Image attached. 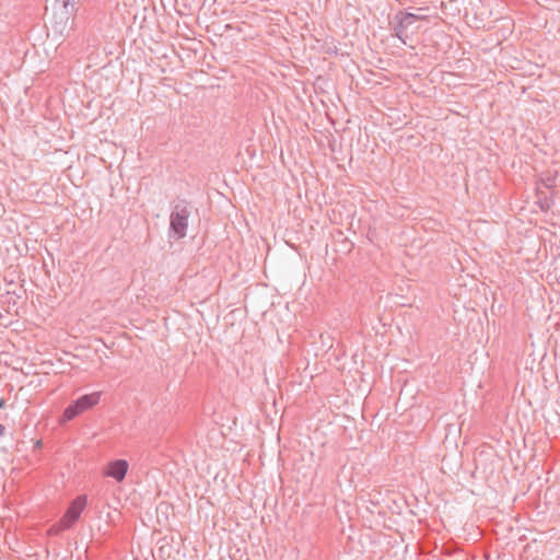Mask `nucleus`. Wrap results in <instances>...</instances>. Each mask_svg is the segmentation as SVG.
I'll return each mask as SVG.
<instances>
[{"mask_svg":"<svg viewBox=\"0 0 560 560\" xmlns=\"http://www.w3.org/2000/svg\"><path fill=\"white\" fill-rule=\"evenodd\" d=\"M101 400V393L94 392L91 394H85L70 404L63 411L62 421H71L75 417L82 415L83 412L92 409L96 406Z\"/></svg>","mask_w":560,"mask_h":560,"instance_id":"f257e3e1","label":"nucleus"},{"mask_svg":"<svg viewBox=\"0 0 560 560\" xmlns=\"http://www.w3.org/2000/svg\"><path fill=\"white\" fill-rule=\"evenodd\" d=\"M86 497L85 495H79L77 497L66 511L65 515L60 520L59 524L54 526L51 530L54 532H60L70 528L80 517L82 511L86 506Z\"/></svg>","mask_w":560,"mask_h":560,"instance_id":"f03ea898","label":"nucleus"},{"mask_svg":"<svg viewBox=\"0 0 560 560\" xmlns=\"http://www.w3.org/2000/svg\"><path fill=\"white\" fill-rule=\"evenodd\" d=\"M189 215L190 212L187 207L179 205H177L171 213V232L176 238L186 236Z\"/></svg>","mask_w":560,"mask_h":560,"instance_id":"7ed1b4c3","label":"nucleus"},{"mask_svg":"<svg viewBox=\"0 0 560 560\" xmlns=\"http://www.w3.org/2000/svg\"><path fill=\"white\" fill-rule=\"evenodd\" d=\"M128 468L129 465L127 460L116 459L108 463L106 469L104 470V474L107 477L115 479L117 482H121L127 475Z\"/></svg>","mask_w":560,"mask_h":560,"instance_id":"20e7f679","label":"nucleus"},{"mask_svg":"<svg viewBox=\"0 0 560 560\" xmlns=\"http://www.w3.org/2000/svg\"><path fill=\"white\" fill-rule=\"evenodd\" d=\"M418 20V16L412 13H406L400 20V25L402 27H408L409 25L413 24Z\"/></svg>","mask_w":560,"mask_h":560,"instance_id":"39448f33","label":"nucleus"},{"mask_svg":"<svg viewBox=\"0 0 560 560\" xmlns=\"http://www.w3.org/2000/svg\"><path fill=\"white\" fill-rule=\"evenodd\" d=\"M4 433V427L2 424H0V436H2Z\"/></svg>","mask_w":560,"mask_h":560,"instance_id":"423d86ee","label":"nucleus"},{"mask_svg":"<svg viewBox=\"0 0 560 560\" xmlns=\"http://www.w3.org/2000/svg\"><path fill=\"white\" fill-rule=\"evenodd\" d=\"M62 2H63V7L67 8L69 4V0H62Z\"/></svg>","mask_w":560,"mask_h":560,"instance_id":"0eeeda50","label":"nucleus"}]
</instances>
